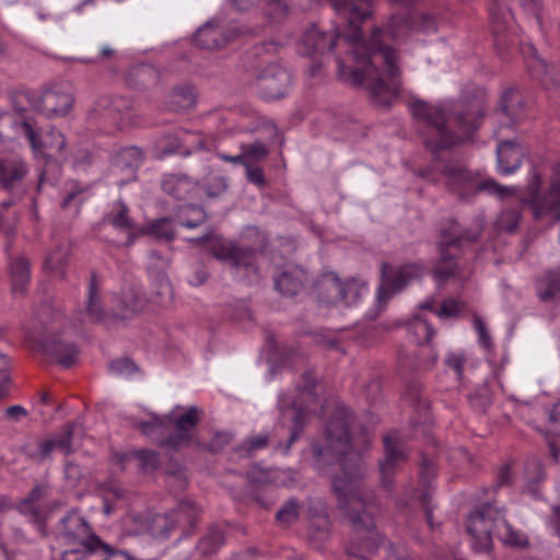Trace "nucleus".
<instances>
[{
	"mask_svg": "<svg viewBox=\"0 0 560 560\" xmlns=\"http://www.w3.org/2000/svg\"><path fill=\"white\" fill-rule=\"evenodd\" d=\"M444 224L440 233V259L433 270V278L438 285H442L456 276L455 253L459 250L464 243L476 242L482 231L481 224H478L474 230H463L453 219L447 220Z\"/></svg>",
	"mask_w": 560,
	"mask_h": 560,
	"instance_id": "nucleus-9",
	"label": "nucleus"
},
{
	"mask_svg": "<svg viewBox=\"0 0 560 560\" xmlns=\"http://www.w3.org/2000/svg\"><path fill=\"white\" fill-rule=\"evenodd\" d=\"M218 260L229 264L234 270H243L247 277L257 276V250L232 241L215 238L210 246Z\"/></svg>",
	"mask_w": 560,
	"mask_h": 560,
	"instance_id": "nucleus-11",
	"label": "nucleus"
},
{
	"mask_svg": "<svg viewBox=\"0 0 560 560\" xmlns=\"http://www.w3.org/2000/svg\"><path fill=\"white\" fill-rule=\"evenodd\" d=\"M408 331L413 341L419 345L429 342L434 335L432 325L427 319L421 317H416L410 322Z\"/></svg>",
	"mask_w": 560,
	"mask_h": 560,
	"instance_id": "nucleus-39",
	"label": "nucleus"
},
{
	"mask_svg": "<svg viewBox=\"0 0 560 560\" xmlns=\"http://www.w3.org/2000/svg\"><path fill=\"white\" fill-rule=\"evenodd\" d=\"M4 119L11 124L15 136H24L35 154L42 155L45 160V165L39 175V186L46 182L55 184L61 175V166L54 159V155L62 153L66 147L63 135L58 130L51 129L39 141L37 133L26 120L15 119L10 115L5 116Z\"/></svg>",
	"mask_w": 560,
	"mask_h": 560,
	"instance_id": "nucleus-7",
	"label": "nucleus"
},
{
	"mask_svg": "<svg viewBox=\"0 0 560 560\" xmlns=\"http://www.w3.org/2000/svg\"><path fill=\"white\" fill-rule=\"evenodd\" d=\"M136 458L139 460V467L145 471H153L159 467L160 456L155 451L140 450L135 453Z\"/></svg>",
	"mask_w": 560,
	"mask_h": 560,
	"instance_id": "nucleus-52",
	"label": "nucleus"
},
{
	"mask_svg": "<svg viewBox=\"0 0 560 560\" xmlns=\"http://www.w3.org/2000/svg\"><path fill=\"white\" fill-rule=\"evenodd\" d=\"M9 372V358L5 354L0 353V398L8 394V388L11 381Z\"/></svg>",
	"mask_w": 560,
	"mask_h": 560,
	"instance_id": "nucleus-57",
	"label": "nucleus"
},
{
	"mask_svg": "<svg viewBox=\"0 0 560 560\" xmlns=\"http://www.w3.org/2000/svg\"><path fill=\"white\" fill-rule=\"evenodd\" d=\"M446 365L452 369L457 380H462L464 373L465 357L462 353L452 352L447 355Z\"/></svg>",
	"mask_w": 560,
	"mask_h": 560,
	"instance_id": "nucleus-59",
	"label": "nucleus"
},
{
	"mask_svg": "<svg viewBox=\"0 0 560 560\" xmlns=\"http://www.w3.org/2000/svg\"><path fill=\"white\" fill-rule=\"evenodd\" d=\"M86 560H132V558L127 552L117 550L101 540Z\"/></svg>",
	"mask_w": 560,
	"mask_h": 560,
	"instance_id": "nucleus-42",
	"label": "nucleus"
},
{
	"mask_svg": "<svg viewBox=\"0 0 560 560\" xmlns=\"http://www.w3.org/2000/svg\"><path fill=\"white\" fill-rule=\"evenodd\" d=\"M235 36V31L226 28L214 21H209L200 26L194 36L197 46L202 49H221Z\"/></svg>",
	"mask_w": 560,
	"mask_h": 560,
	"instance_id": "nucleus-18",
	"label": "nucleus"
},
{
	"mask_svg": "<svg viewBox=\"0 0 560 560\" xmlns=\"http://www.w3.org/2000/svg\"><path fill=\"white\" fill-rule=\"evenodd\" d=\"M18 511L32 524L42 535H46V521L48 517L47 511L38 503L21 501L18 505Z\"/></svg>",
	"mask_w": 560,
	"mask_h": 560,
	"instance_id": "nucleus-32",
	"label": "nucleus"
},
{
	"mask_svg": "<svg viewBox=\"0 0 560 560\" xmlns=\"http://www.w3.org/2000/svg\"><path fill=\"white\" fill-rule=\"evenodd\" d=\"M225 542V530L218 524L208 527L207 533L199 539L197 549L208 556L219 551Z\"/></svg>",
	"mask_w": 560,
	"mask_h": 560,
	"instance_id": "nucleus-31",
	"label": "nucleus"
},
{
	"mask_svg": "<svg viewBox=\"0 0 560 560\" xmlns=\"http://www.w3.org/2000/svg\"><path fill=\"white\" fill-rule=\"evenodd\" d=\"M63 315L48 305H43L37 312L39 328L27 334V340L33 350L56 360L63 368H70L77 359L78 349L71 342H65L56 335L55 324Z\"/></svg>",
	"mask_w": 560,
	"mask_h": 560,
	"instance_id": "nucleus-5",
	"label": "nucleus"
},
{
	"mask_svg": "<svg viewBox=\"0 0 560 560\" xmlns=\"http://www.w3.org/2000/svg\"><path fill=\"white\" fill-rule=\"evenodd\" d=\"M439 172L445 178L447 189L463 199H469L476 195L478 177L464 166L444 164Z\"/></svg>",
	"mask_w": 560,
	"mask_h": 560,
	"instance_id": "nucleus-15",
	"label": "nucleus"
},
{
	"mask_svg": "<svg viewBox=\"0 0 560 560\" xmlns=\"http://www.w3.org/2000/svg\"><path fill=\"white\" fill-rule=\"evenodd\" d=\"M69 247L67 245H58L56 248L48 254L45 259V268L50 271H58L61 269L68 260Z\"/></svg>",
	"mask_w": 560,
	"mask_h": 560,
	"instance_id": "nucleus-49",
	"label": "nucleus"
},
{
	"mask_svg": "<svg viewBox=\"0 0 560 560\" xmlns=\"http://www.w3.org/2000/svg\"><path fill=\"white\" fill-rule=\"evenodd\" d=\"M74 429V423H67L65 424L61 434L54 438L57 448L67 455L73 451L71 440Z\"/></svg>",
	"mask_w": 560,
	"mask_h": 560,
	"instance_id": "nucleus-55",
	"label": "nucleus"
},
{
	"mask_svg": "<svg viewBox=\"0 0 560 560\" xmlns=\"http://www.w3.org/2000/svg\"><path fill=\"white\" fill-rule=\"evenodd\" d=\"M368 293V287L363 282L354 279L342 282L341 285V303L346 305L355 304L364 294Z\"/></svg>",
	"mask_w": 560,
	"mask_h": 560,
	"instance_id": "nucleus-40",
	"label": "nucleus"
},
{
	"mask_svg": "<svg viewBox=\"0 0 560 560\" xmlns=\"http://www.w3.org/2000/svg\"><path fill=\"white\" fill-rule=\"evenodd\" d=\"M460 312L459 303L454 299L443 301L441 308L435 311V314L441 318L456 316Z\"/></svg>",
	"mask_w": 560,
	"mask_h": 560,
	"instance_id": "nucleus-61",
	"label": "nucleus"
},
{
	"mask_svg": "<svg viewBox=\"0 0 560 560\" xmlns=\"http://www.w3.org/2000/svg\"><path fill=\"white\" fill-rule=\"evenodd\" d=\"M521 220V213L516 209L503 210L497 220L498 229L504 232L513 233Z\"/></svg>",
	"mask_w": 560,
	"mask_h": 560,
	"instance_id": "nucleus-50",
	"label": "nucleus"
},
{
	"mask_svg": "<svg viewBox=\"0 0 560 560\" xmlns=\"http://www.w3.org/2000/svg\"><path fill=\"white\" fill-rule=\"evenodd\" d=\"M524 476L528 485L542 481L545 472L541 460L536 457L528 458L525 464Z\"/></svg>",
	"mask_w": 560,
	"mask_h": 560,
	"instance_id": "nucleus-51",
	"label": "nucleus"
},
{
	"mask_svg": "<svg viewBox=\"0 0 560 560\" xmlns=\"http://www.w3.org/2000/svg\"><path fill=\"white\" fill-rule=\"evenodd\" d=\"M199 415L200 411L195 406L178 417H175L173 409L163 417L152 416L149 421L140 422L138 428L159 446L177 450L192 443L194 429L200 421Z\"/></svg>",
	"mask_w": 560,
	"mask_h": 560,
	"instance_id": "nucleus-4",
	"label": "nucleus"
},
{
	"mask_svg": "<svg viewBox=\"0 0 560 560\" xmlns=\"http://www.w3.org/2000/svg\"><path fill=\"white\" fill-rule=\"evenodd\" d=\"M199 514L200 510L195 502L184 500L172 513L163 517H159L158 520L167 524L165 527L166 533L175 528H182L184 533H187L196 525Z\"/></svg>",
	"mask_w": 560,
	"mask_h": 560,
	"instance_id": "nucleus-19",
	"label": "nucleus"
},
{
	"mask_svg": "<svg viewBox=\"0 0 560 560\" xmlns=\"http://www.w3.org/2000/svg\"><path fill=\"white\" fill-rule=\"evenodd\" d=\"M207 219L206 212L200 207L187 205L179 215L182 226L194 229L201 225Z\"/></svg>",
	"mask_w": 560,
	"mask_h": 560,
	"instance_id": "nucleus-43",
	"label": "nucleus"
},
{
	"mask_svg": "<svg viewBox=\"0 0 560 560\" xmlns=\"http://www.w3.org/2000/svg\"><path fill=\"white\" fill-rule=\"evenodd\" d=\"M326 446L312 443L313 466L319 474H329L330 466H337L341 474L331 475L332 491L338 499V508L354 529V536L347 547L350 557L368 560L383 544L375 529L371 502L360 493V481L364 467L361 456L350 444L349 429L341 419H332L325 431Z\"/></svg>",
	"mask_w": 560,
	"mask_h": 560,
	"instance_id": "nucleus-1",
	"label": "nucleus"
},
{
	"mask_svg": "<svg viewBox=\"0 0 560 560\" xmlns=\"http://www.w3.org/2000/svg\"><path fill=\"white\" fill-rule=\"evenodd\" d=\"M10 273L12 288L14 291H24L31 279V268L28 260L19 256L10 261Z\"/></svg>",
	"mask_w": 560,
	"mask_h": 560,
	"instance_id": "nucleus-33",
	"label": "nucleus"
},
{
	"mask_svg": "<svg viewBox=\"0 0 560 560\" xmlns=\"http://www.w3.org/2000/svg\"><path fill=\"white\" fill-rule=\"evenodd\" d=\"M105 221L119 230L132 228V219L129 215V209L121 200H117L113 205L112 210L105 217Z\"/></svg>",
	"mask_w": 560,
	"mask_h": 560,
	"instance_id": "nucleus-37",
	"label": "nucleus"
},
{
	"mask_svg": "<svg viewBox=\"0 0 560 560\" xmlns=\"http://www.w3.org/2000/svg\"><path fill=\"white\" fill-rule=\"evenodd\" d=\"M305 361L306 358L304 357V354L294 349L288 350L283 357V364L290 365L292 368H296L298 365H304Z\"/></svg>",
	"mask_w": 560,
	"mask_h": 560,
	"instance_id": "nucleus-64",
	"label": "nucleus"
},
{
	"mask_svg": "<svg viewBox=\"0 0 560 560\" xmlns=\"http://www.w3.org/2000/svg\"><path fill=\"white\" fill-rule=\"evenodd\" d=\"M74 98L70 92L60 88H50L44 91L36 108L47 118H59L71 110Z\"/></svg>",
	"mask_w": 560,
	"mask_h": 560,
	"instance_id": "nucleus-17",
	"label": "nucleus"
},
{
	"mask_svg": "<svg viewBox=\"0 0 560 560\" xmlns=\"http://www.w3.org/2000/svg\"><path fill=\"white\" fill-rule=\"evenodd\" d=\"M247 180L258 187H264L266 184L262 168L256 165L245 166Z\"/></svg>",
	"mask_w": 560,
	"mask_h": 560,
	"instance_id": "nucleus-63",
	"label": "nucleus"
},
{
	"mask_svg": "<svg viewBox=\"0 0 560 560\" xmlns=\"http://www.w3.org/2000/svg\"><path fill=\"white\" fill-rule=\"evenodd\" d=\"M316 385V378L313 376V373L306 371L296 384V396L283 393L279 397L282 420L290 422V436L284 447V453L289 452L291 445L300 438L304 430L307 412L317 401Z\"/></svg>",
	"mask_w": 560,
	"mask_h": 560,
	"instance_id": "nucleus-6",
	"label": "nucleus"
},
{
	"mask_svg": "<svg viewBox=\"0 0 560 560\" xmlns=\"http://www.w3.org/2000/svg\"><path fill=\"white\" fill-rule=\"evenodd\" d=\"M341 285L342 281L332 272H325L317 281L315 289L322 302L327 305H335L341 303Z\"/></svg>",
	"mask_w": 560,
	"mask_h": 560,
	"instance_id": "nucleus-25",
	"label": "nucleus"
},
{
	"mask_svg": "<svg viewBox=\"0 0 560 560\" xmlns=\"http://www.w3.org/2000/svg\"><path fill=\"white\" fill-rule=\"evenodd\" d=\"M299 506L295 500L287 501L277 512L276 518L279 523L290 525L298 520Z\"/></svg>",
	"mask_w": 560,
	"mask_h": 560,
	"instance_id": "nucleus-53",
	"label": "nucleus"
},
{
	"mask_svg": "<svg viewBox=\"0 0 560 560\" xmlns=\"http://www.w3.org/2000/svg\"><path fill=\"white\" fill-rule=\"evenodd\" d=\"M170 261L167 258L163 257L155 250H152L148 257V272L150 277L156 281L159 288L161 289V294H170L171 288L170 282L166 276V271L168 269Z\"/></svg>",
	"mask_w": 560,
	"mask_h": 560,
	"instance_id": "nucleus-27",
	"label": "nucleus"
},
{
	"mask_svg": "<svg viewBox=\"0 0 560 560\" xmlns=\"http://www.w3.org/2000/svg\"><path fill=\"white\" fill-rule=\"evenodd\" d=\"M231 441L232 435L229 432H218L206 447L210 452L217 453L222 451Z\"/></svg>",
	"mask_w": 560,
	"mask_h": 560,
	"instance_id": "nucleus-60",
	"label": "nucleus"
},
{
	"mask_svg": "<svg viewBox=\"0 0 560 560\" xmlns=\"http://www.w3.org/2000/svg\"><path fill=\"white\" fill-rule=\"evenodd\" d=\"M92 114L100 124L113 126L117 129L133 126L138 122L132 102L120 96L100 98Z\"/></svg>",
	"mask_w": 560,
	"mask_h": 560,
	"instance_id": "nucleus-12",
	"label": "nucleus"
},
{
	"mask_svg": "<svg viewBox=\"0 0 560 560\" xmlns=\"http://www.w3.org/2000/svg\"><path fill=\"white\" fill-rule=\"evenodd\" d=\"M385 457L380 464V472L383 486L392 490L393 479L397 464L405 459L406 455L397 446V442L392 436L384 438Z\"/></svg>",
	"mask_w": 560,
	"mask_h": 560,
	"instance_id": "nucleus-23",
	"label": "nucleus"
},
{
	"mask_svg": "<svg viewBox=\"0 0 560 560\" xmlns=\"http://www.w3.org/2000/svg\"><path fill=\"white\" fill-rule=\"evenodd\" d=\"M265 15L272 22L280 23L289 14V5L284 0H265Z\"/></svg>",
	"mask_w": 560,
	"mask_h": 560,
	"instance_id": "nucleus-48",
	"label": "nucleus"
},
{
	"mask_svg": "<svg viewBox=\"0 0 560 560\" xmlns=\"http://www.w3.org/2000/svg\"><path fill=\"white\" fill-rule=\"evenodd\" d=\"M311 528H312V535L315 538L320 539V540L326 539L328 537V535H329V521H328V517L326 515L318 516L317 518H315L312 522Z\"/></svg>",
	"mask_w": 560,
	"mask_h": 560,
	"instance_id": "nucleus-58",
	"label": "nucleus"
},
{
	"mask_svg": "<svg viewBox=\"0 0 560 560\" xmlns=\"http://www.w3.org/2000/svg\"><path fill=\"white\" fill-rule=\"evenodd\" d=\"M482 114L479 102L455 108L453 113L444 106H432L423 102L413 104V115L427 128L423 135L424 145L432 152L451 148L470 138L479 127Z\"/></svg>",
	"mask_w": 560,
	"mask_h": 560,
	"instance_id": "nucleus-2",
	"label": "nucleus"
},
{
	"mask_svg": "<svg viewBox=\"0 0 560 560\" xmlns=\"http://www.w3.org/2000/svg\"><path fill=\"white\" fill-rule=\"evenodd\" d=\"M435 476V470L431 462L423 460L420 468V479L428 487L424 493L420 498L421 505L424 510L427 522L431 528L434 527L433 524V499H432V490L430 489V482Z\"/></svg>",
	"mask_w": 560,
	"mask_h": 560,
	"instance_id": "nucleus-29",
	"label": "nucleus"
},
{
	"mask_svg": "<svg viewBox=\"0 0 560 560\" xmlns=\"http://www.w3.org/2000/svg\"><path fill=\"white\" fill-rule=\"evenodd\" d=\"M57 539L67 548L60 560H86L101 538L90 523L77 511H70L57 525Z\"/></svg>",
	"mask_w": 560,
	"mask_h": 560,
	"instance_id": "nucleus-8",
	"label": "nucleus"
},
{
	"mask_svg": "<svg viewBox=\"0 0 560 560\" xmlns=\"http://www.w3.org/2000/svg\"><path fill=\"white\" fill-rule=\"evenodd\" d=\"M538 298L544 302L560 299V267L546 271L536 283Z\"/></svg>",
	"mask_w": 560,
	"mask_h": 560,
	"instance_id": "nucleus-28",
	"label": "nucleus"
},
{
	"mask_svg": "<svg viewBox=\"0 0 560 560\" xmlns=\"http://www.w3.org/2000/svg\"><path fill=\"white\" fill-rule=\"evenodd\" d=\"M85 316L90 322L97 323L103 318V308L97 288L96 273L92 272L88 288V302L85 306Z\"/></svg>",
	"mask_w": 560,
	"mask_h": 560,
	"instance_id": "nucleus-34",
	"label": "nucleus"
},
{
	"mask_svg": "<svg viewBox=\"0 0 560 560\" xmlns=\"http://www.w3.org/2000/svg\"><path fill=\"white\" fill-rule=\"evenodd\" d=\"M532 56L527 60V67L533 77L538 80L545 81V78L551 75L552 68H550L541 58L537 56V51L533 46H528Z\"/></svg>",
	"mask_w": 560,
	"mask_h": 560,
	"instance_id": "nucleus-47",
	"label": "nucleus"
},
{
	"mask_svg": "<svg viewBox=\"0 0 560 560\" xmlns=\"http://www.w3.org/2000/svg\"><path fill=\"white\" fill-rule=\"evenodd\" d=\"M422 271V266L415 262H408L399 267L383 262L381 283L377 289L378 303L386 304L393 295L401 292L412 279L419 278Z\"/></svg>",
	"mask_w": 560,
	"mask_h": 560,
	"instance_id": "nucleus-13",
	"label": "nucleus"
},
{
	"mask_svg": "<svg viewBox=\"0 0 560 560\" xmlns=\"http://www.w3.org/2000/svg\"><path fill=\"white\" fill-rule=\"evenodd\" d=\"M170 98L171 108L175 112L189 109L196 104V93L190 85L177 86L171 93Z\"/></svg>",
	"mask_w": 560,
	"mask_h": 560,
	"instance_id": "nucleus-36",
	"label": "nucleus"
},
{
	"mask_svg": "<svg viewBox=\"0 0 560 560\" xmlns=\"http://www.w3.org/2000/svg\"><path fill=\"white\" fill-rule=\"evenodd\" d=\"M475 327L479 335V342L486 350H491L493 347L491 337L488 332L486 324L480 317L475 318Z\"/></svg>",
	"mask_w": 560,
	"mask_h": 560,
	"instance_id": "nucleus-62",
	"label": "nucleus"
},
{
	"mask_svg": "<svg viewBox=\"0 0 560 560\" xmlns=\"http://www.w3.org/2000/svg\"><path fill=\"white\" fill-rule=\"evenodd\" d=\"M143 155L139 148L127 147L120 149L112 159V164L116 170L121 172L127 171L133 174L135 171L142 164Z\"/></svg>",
	"mask_w": 560,
	"mask_h": 560,
	"instance_id": "nucleus-30",
	"label": "nucleus"
},
{
	"mask_svg": "<svg viewBox=\"0 0 560 560\" xmlns=\"http://www.w3.org/2000/svg\"><path fill=\"white\" fill-rule=\"evenodd\" d=\"M27 173L25 163L18 160H0V184L4 190L20 189Z\"/></svg>",
	"mask_w": 560,
	"mask_h": 560,
	"instance_id": "nucleus-26",
	"label": "nucleus"
},
{
	"mask_svg": "<svg viewBox=\"0 0 560 560\" xmlns=\"http://www.w3.org/2000/svg\"><path fill=\"white\" fill-rule=\"evenodd\" d=\"M525 154V148L515 139L500 142L497 148L499 172L503 175L513 174L521 167Z\"/></svg>",
	"mask_w": 560,
	"mask_h": 560,
	"instance_id": "nucleus-20",
	"label": "nucleus"
},
{
	"mask_svg": "<svg viewBox=\"0 0 560 560\" xmlns=\"http://www.w3.org/2000/svg\"><path fill=\"white\" fill-rule=\"evenodd\" d=\"M55 448H57L55 440L54 439H49V440L43 441L38 445L37 450L30 451L27 453V456L30 458H33L34 460L40 463V462H44L46 458L50 457V455H51V453H52V451Z\"/></svg>",
	"mask_w": 560,
	"mask_h": 560,
	"instance_id": "nucleus-56",
	"label": "nucleus"
},
{
	"mask_svg": "<svg viewBox=\"0 0 560 560\" xmlns=\"http://www.w3.org/2000/svg\"><path fill=\"white\" fill-rule=\"evenodd\" d=\"M147 232L154 237L163 241H172L175 237L172 220L168 218H161L147 226Z\"/></svg>",
	"mask_w": 560,
	"mask_h": 560,
	"instance_id": "nucleus-46",
	"label": "nucleus"
},
{
	"mask_svg": "<svg viewBox=\"0 0 560 560\" xmlns=\"http://www.w3.org/2000/svg\"><path fill=\"white\" fill-rule=\"evenodd\" d=\"M306 281V271L296 265H288L275 276L276 289L285 296L299 294L303 290Z\"/></svg>",
	"mask_w": 560,
	"mask_h": 560,
	"instance_id": "nucleus-22",
	"label": "nucleus"
},
{
	"mask_svg": "<svg viewBox=\"0 0 560 560\" xmlns=\"http://www.w3.org/2000/svg\"><path fill=\"white\" fill-rule=\"evenodd\" d=\"M542 177L534 167L527 184V194L523 202L528 205L535 219L539 220L550 215L553 220H560V180H552L548 190L540 194Z\"/></svg>",
	"mask_w": 560,
	"mask_h": 560,
	"instance_id": "nucleus-10",
	"label": "nucleus"
},
{
	"mask_svg": "<svg viewBox=\"0 0 560 560\" xmlns=\"http://www.w3.org/2000/svg\"><path fill=\"white\" fill-rule=\"evenodd\" d=\"M489 11L495 46L505 47L511 45L513 43L512 34L515 31L514 16L511 9L495 0L490 5Z\"/></svg>",
	"mask_w": 560,
	"mask_h": 560,
	"instance_id": "nucleus-16",
	"label": "nucleus"
},
{
	"mask_svg": "<svg viewBox=\"0 0 560 560\" xmlns=\"http://www.w3.org/2000/svg\"><path fill=\"white\" fill-rule=\"evenodd\" d=\"M109 370L114 375L129 377L133 375L138 368L132 360L122 358L112 361Z\"/></svg>",
	"mask_w": 560,
	"mask_h": 560,
	"instance_id": "nucleus-54",
	"label": "nucleus"
},
{
	"mask_svg": "<svg viewBox=\"0 0 560 560\" xmlns=\"http://www.w3.org/2000/svg\"><path fill=\"white\" fill-rule=\"evenodd\" d=\"M161 186L165 194L178 200L191 198L198 189L197 183L190 177L180 174L165 175Z\"/></svg>",
	"mask_w": 560,
	"mask_h": 560,
	"instance_id": "nucleus-24",
	"label": "nucleus"
},
{
	"mask_svg": "<svg viewBox=\"0 0 560 560\" xmlns=\"http://www.w3.org/2000/svg\"><path fill=\"white\" fill-rule=\"evenodd\" d=\"M481 191L503 199L506 196L514 195L516 192V188L514 186H503L492 178H487L478 180L477 183L476 194Z\"/></svg>",
	"mask_w": 560,
	"mask_h": 560,
	"instance_id": "nucleus-44",
	"label": "nucleus"
},
{
	"mask_svg": "<svg viewBox=\"0 0 560 560\" xmlns=\"http://www.w3.org/2000/svg\"><path fill=\"white\" fill-rule=\"evenodd\" d=\"M467 530L474 538V547L478 551H489L492 536L503 544L512 546L527 545V538L505 520V512L487 503L469 515Z\"/></svg>",
	"mask_w": 560,
	"mask_h": 560,
	"instance_id": "nucleus-3",
	"label": "nucleus"
},
{
	"mask_svg": "<svg viewBox=\"0 0 560 560\" xmlns=\"http://www.w3.org/2000/svg\"><path fill=\"white\" fill-rule=\"evenodd\" d=\"M242 151L244 154L245 166L256 165L265 161L269 154V150L260 141L243 145Z\"/></svg>",
	"mask_w": 560,
	"mask_h": 560,
	"instance_id": "nucleus-45",
	"label": "nucleus"
},
{
	"mask_svg": "<svg viewBox=\"0 0 560 560\" xmlns=\"http://www.w3.org/2000/svg\"><path fill=\"white\" fill-rule=\"evenodd\" d=\"M270 435L267 432H261L256 435H250L244 440L238 446L235 447V452L240 456L249 457L256 452L266 448L269 444Z\"/></svg>",
	"mask_w": 560,
	"mask_h": 560,
	"instance_id": "nucleus-38",
	"label": "nucleus"
},
{
	"mask_svg": "<svg viewBox=\"0 0 560 560\" xmlns=\"http://www.w3.org/2000/svg\"><path fill=\"white\" fill-rule=\"evenodd\" d=\"M339 38L337 31L325 33L317 27L307 30L300 43V50L305 55L324 54L331 51Z\"/></svg>",
	"mask_w": 560,
	"mask_h": 560,
	"instance_id": "nucleus-21",
	"label": "nucleus"
},
{
	"mask_svg": "<svg viewBox=\"0 0 560 560\" xmlns=\"http://www.w3.org/2000/svg\"><path fill=\"white\" fill-rule=\"evenodd\" d=\"M499 109L515 125L521 119L522 98L516 90H508L501 97Z\"/></svg>",
	"mask_w": 560,
	"mask_h": 560,
	"instance_id": "nucleus-35",
	"label": "nucleus"
},
{
	"mask_svg": "<svg viewBox=\"0 0 560 560\" xmlns=\"http://www.w3.org/2000/svg\"><path fill=\"white\" fill-rule=\"evenodd\" d=\"M257 89L262 98L273 101L285 96L292 84V75L279 63H269L257 75Z\"/></svg>",
	"mask_w": 560,
	"mask_h": 560,
	"instance_id": "nucleus-14",
	"label": "nucleus"
},
{
	"mask_svg": "<svg viewBox=\"0 0 560 560\" xmlns=\"http://www.w3.org/2000/svg\"><path fill=\"white\" fill-rule=\"evenodd\" d=\"M228 187V178L222 174L211 171L203 178L202 188L208 197H218L225 192Z\"/></svg>",
	"mask_w": 560,
	"mask_h": 560,
	"instance_id": "nucleus-41",
	"label": "nucleus"
}]
</instances>
